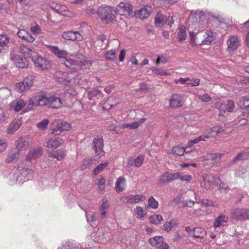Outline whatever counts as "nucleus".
<instances>
[{"label": "nucleus", "mask_w": 249, "mask_h": 249, "mask_svg": "<svg viewBox=\"0 0 249 249\" xmlns=\"http://www.w3.org/2000/svg\"><path fill=\"white\" fill-rule=\"evenodd\" d=\"M47 49L59 59H63L64 65L68 68L75 71L82 69L81 67H89L92 65V61L88 60L82 54L77 56L76 60L68 58L69 53L65 50H60L58 47L53 45L47 46Z\"/></svg>", "instance_id": "obj_1"}, {"label": "nucleus", "mask_w": 249, "mask_h": 249, "mask_svg": "<svg viewBox=\"0 0 249 249\" xmlns=\"http://www.w3.org/2000/svg\"><path fill=\"white\" fill-rule=\"evenodd\" d=\"M34 172L31 169L23 168L18 171L17 169H14L9 175L11 184H19L22 181H26L32 178Z\"/></svg>", "instance_id": "obj_2"}, {"label": "nucleus", "mask_w": 249, "mask_h": 249, "mask_svg": "<svg viewBox=\"0 0 249 249\" xmlns=\"http://www.w3.org/2000/svg\"><path fill=\"white\" fill-rule=\"evenodd\" d=\"M97 14L102 20H105L107 23L116 21L117 11L111 6H100L98 9Z\"/></svg>", "instance_id": "obj_3"}, {"label": "nucleus", "mask_w": 249, "mask_h": 249, "mask_svg": "<svg viewBox=\"0 0 249 249\" xmlns=\"http://www.w3.org/2000/svg\"><path fill=\"white\" fill-rule=\"evenodd\" d=\"M75 74L73 72L70 73L61 71H56L54 74L55 80L62 84L67 85L72 79H74V82L79 79L78 75L75 77Z\"/></svg>", "instance_id": "obj_4"}, {"label": "nucleus", "mask_w": 249, "mask_h": 249, "mask_svg": "<svg viewBox=\"0 0 249 249\" xmlns=\"http://www.w3.org/2000/svg\"><path fill=\"white\" fill-rule=\"evenodd\" d=\"M232 218L236 221L245 220L249 219V210L236 209L231 212Z\"/></svg>", "instance_id": "obj_5"}, {"label": "nucleus", "mask_w": 249, "mask_h": 249, "mask_svg": "<svg viewBox=\"0 0 249 249\" xmlns=\"http://www.w3.org/2000/svg\"><path fill=\"white\" fill-rule=\"evenodd\" d=\"M32 60L36 68L42 70L48 69L50 64L49 61L47 58L39 55L32 56Z\"/></svg>", "instance_id": "obj_6"}, {"label": "nucleus", "mask_w": 249, "mask_h": 249, "mask_svg": "<svg viewBox=\"0 0 249 249\" xmlns=\"http://www.w3.org/2000/svg\"><path fill=\"white\" fill-rule=\"evenodd\" d=\"M29 141L30 138L27 136H23L18 139L15 142L17 151L20 152L21 150H26L29 146Z\"/></svg>", "instance_id": "obj_7"}, {"label": "nucleus", "mask_w": 249, "mask_h": 249, "mask_svg": "<svg viewBox=\"0 0 249 249\" xmlns=\"http://www.w3.org/2000/svg\"><path fill=\"white\" fill-rule=\"evenodd\" d=\"M50 6L53 11L61 15L64 16H68L70 15V12L68 8L65 5L53 2L50 3Z\"/></svg>", "instance_id": "obj_8"}, {"label": "nucleus", "mask_w": 249, "mask_h": 249, "mask_svg": "<svg viewBox=\"0 0 249 249\" xmlns=\"http://www.w3.org/2000/svg\"><path fill=\"white\" fill-rule=\"evenodd\" d=\"M184 98L182 95L174 94L170 98V106L174 108L180 107L184 105Z\"/></svg>", "instance_id": "obj_9"}, {"label": "nucleus", "mask_w": 249, "mask_h": 249, "mask_svg": "<svg viewBox=\"0 0 249 249\" xmlns=\"http://www.w3.org/2000/svg\"><path fill=\"white\" fill-rule=\"evenodd\" d=\"M11 59L14 65L20 69H25L28 66V62L25 57H22L18 54H13Z\"/></svg>", "instance_id": "obj_10"}, {"label": "nucleus", "mask_w": 249, "mask_h": 249, "mask_svg": "<svg viewBox=\"0 0 249 249\" xmlns=\"http://www.w3.org/2000/svg\"><path fill=\"white\" fill-rule=\"evenodd\" d=\"M34 76L29 75L25 77L22 82L18 83L16 85V87L21 91L28 89L33 85Z\"/></svg>", "instance_id": "obj_11"}, {"label": "nucleus", "mask_w": 249, "mask_h": 249, "mask_svg": "<svg viewBox=\"0 0 249 249\" xmlns=\"http://www.w3.org/2000/svg\"><path fill=\"white\" fill-rule=\"evenodd\" d=\"M94 149L95 153L99 156H102L104 154L103 150L104 140L102 138H94L93 141Z\"/></svg>", "instance_id": "obj_12"}, {"label": "nucleus", "mask_w": 249, "mask_h": 249, "mask_svg": "<svg viewBox=\"0 0 249 249\" xmlns=\"http://www.w3.org/2000/svg\"><path fill=\"white\" fill-rule=\"evenodd\" d=\"M152 8L148 6H145L136 11L135 15L137 17L143 19L147 18L152 12Z\"/></svg>", "instance_id": "obj_13"}, {"label": "nucleus", "mask_w": 249, "mask_h": 249, "mask_svg": "<svg viewBox=\"0 0 249 249\" xmlns=\"http://www.w3.org/2000/svg\"><path fill=\"white\" fill-rule=\"evenodd\" d=\"M47 101V97L43 96L38 95L36 96H33L30 99L28 104V106L46 105V102H45Z\"/></svg>", "instance_id": "obj_14"}, {"label": "nucleus", "mask_w": 249, "mask_h": 249, "mask_svg": "<svg viewBox=\"0 0 249 249\" xmlns=\"http://www.w3.org/2000/svg\"><path fill=\"white\" fill-rule=\"evenodd\" d=\"M227 44L229 50L234 51L240 45V40L236 36H231L227 40Z\"/></svg>", "instance_id": "obj_15"}, {"label": "nucleus", "mask_w": 249, "mask_h": 249, "mask_svg": "<svg viewBox=\"0 0 249 249\" xmlns=\"http://www.w3.org/2000/svg\"><path fill=\"white\" fill-rule=\"evenodd\" d=\"M47 100L46 105H48L52 108H57L62 107V101L59 97L53 96L47 98Z\"/></svg>", "instance_id": "obj_16"}, {"label": "nucleus", "mask_w": 249, "mask_h": 249, "mask_svg": "<svg viewBox=\"0 0 249 249\" xmlns=\"http://www.w3.org/2000/svg\"><path fill=\"white\" fill-rule=\"evenodd\" d=\"M118 7L120 9V11H118L120 15H124L126 17L131 15L133 9L132 7L129 4L121 2Z\"/></svg>", "instance_id": "obj_17"}, {"label": "nucleus", "mask_w": 249, "mask_h": 249, "mask_svg": "<svg viewBox=\"0 0 249 249\" xmlns=\"http://www.w3.org/2000/svg\"><path fill=\"white\" fill-rule=\"evenodd\" d=\"M62 37L68 40L80 41L82 39V36L78 32H73L71 31L63 33Z\"/></svg>", "instance_id": "obj_18"}, {"label": "nucleus", "mask_w": 249, "mask_h": 249, "mask_svg": "<svg viewBox=\"0 0 249 249\" xmlns=\"http://www.w3.org/2000/svg\"><path fill=\"white\" fill-rule=\"evenodd\" d=\"M223 154L221 153H211L206 156V160L208 161V164L211 166L218 162L221 159Z\"/></svg>", "instance_id": "obj_19"}, {"label": "nucleus", "mask_w": 249, "mask_h": 249, "mask_svg": "<svg viewBox=\"0 0 249 249\" xmlns=\"http://www.w3.org/2000/svg\"><path fill=\"white\" fill-rule=\"evenodd\" d=\"M9 38L6 35H0V53H3L8 50Z\"/></svg>", "instance_id": "obj_20"}, {"label": "nucleus", "mask_w": 249, "mask_h": 249, "mask_svg": "<svg viewBox=\"0 0 249 249\" xmlns=\"http://www.w3.org/2000/svg\"><path fill=\"white\" fill-rule=\"evenodd\" d=\"M63 142L60 138L51 139L44 143V146L48 148H57Z\"/></svg>", "instance_id": "obj_21"}, {"label": "nucleus", "mask_w": 249, "mask_h": 249, "mask_svg": "<svg viewBox=\"0 0 249 249\" xmlns=\"http://www.w3.org/2000/svg\"><path fill=\"white\" fill-rule=\"evenodd\" d=\"M26 105V102L22 99L13 101L10 105V109L16 112L21 110Z\"/></svg>", "instance_id": "obj_22"}, {"label": "nucleus", "mask_w": 249, "mask_h": 249, "mask_svg": "<svg viewBox=\"0 0 249 249\" xmlns=\"http://www.w3.org/2000/svg\"><path fill=\"white\" fill-rule=\"evenodd\" d=\"M21 125V122L20 120H17L13 121L8 126L6 133L8 134L12 135L18 130Z\"/></svg>", "instance_id": "obj_23"}, {"label": "nucleus", "mask_w": 249, "mask_h": 249, "mask_svg": "<svg viewBox=\"0 0 249 249\" xmlns=\"http://www.w3.org/2000/svg\"><path fill=\"white\" fill-rule=\"evenodd\" d=\"M125 201L129 203H137L143 201L145 199V196L142 195H129L124 197Z\"/></svg>", "instance_id": "obj_24"}, {"label": "nucleus", "mask_w": 249, "mask_h": 249, "mask_svg": "<svg viewBox=\"0 0 249 249\" xmlns=\"http://www.w3.org/2000/svg\"><path fill=\"white\" fill-rule=\"evenodd\" d=\"M18 36L21 39L32 43L35 39V37L30 34L25 30H19L17 33Z\"/></svg>", "instance_id": "obj_25"}, {"label": "nucleus", "mask_w": 249, "mask_h": 249, "mask_svg": "<svg viewBox=\"0 0 249 249\" xmlns=\"http://www.w3.org/2000/svg\"><path fill=\"white\" fill-rule=\"evenodd\" d=\"M178 220L176 218L172 219L169 221L166 222L163 226L164 230L169 232L171 230L175 229L178 227Z\"/></svg>", "instance_id": "obj_26"}, {"label": "nucleus", "mask_w": 249, "mask_h": 249, "mask_svg": "<svg viewBox=\"0 0 249 249\" xmlns=\"http://www.w3.org/2000/svg\"><path fill=\"white\" fill-rule=\"evenodd\" d=\"M110 204L108 201L105 198L102 200V202L100 207L101 212L100 217L102 218H105L106 217L107 212L109 207Z\"/></svg>", "instance_id": "obj_27"}, {"label": "nucleus", "mask_w": 249, "mask_h": 249, "mask_svg": "<svg viewBox=\"0 0 249 249\" xmlns=\"http://www.w3.org/2000/svg\"><path fill=\"white\" fill-rule=\"evenodd\" d=\"M19 152L18 151H11L8 154L7 157L5 159V162L8 163H15L18 159Z\"/></svg>", "instance_id": "obj_28"}, {"label": "nucleus", "mask_w": 249, "mask_h": 249, "mask_svg": "<svg viewBox=\"0 0 249 249\" xmlns=\"http://www.w3.org/2000/svg\"><path fill=\"white\" fill-rule=\"evenodd\" d=\"M204 16V12L202 11L196 10L192 11L189 18V21L195 22L200 19Z\"/></svg>", "instance_id": "obj_29"}, {"label": "nucleus", "mask_w": 249, "mask_h": 249, "mask_svg": "<svg viewBox=\"0 0 249 249\" xmlns=\"http://www.w3.org/2000/svg\"><path fill=\"white\" fill-rule=\"evenodd\" d=\"M42 154V150L41 148H37L35 149L27 155L26 159L28 160H32L38 158L41 156Z\"/></svg>", "instance_id": "obj_30"}, {"label": "nucleus", "mask_w": 249, "mask_h": 249, "mask_svg": "<svg viewBox=\"0 0 249 249\" xmlns=\"http://www.w3.org/2000/svg\"><path fill=\"white\" fill-rule=\"evenodd\" d=\"M205 39L202 40L200 45H210L215 39L213 33L211 30H207L205 32Z\"/></svg>", "instance_id": "obj_31"}, {"label": "nucleus", "mask_w": 249, "mask_h": 249, "mask_svg": "<svg viewBox=\"0 0 249 249\" xmlns=\"http://www.w3.org/2000/svg\"><path fill=\"white\" fill-rule=\"evenodd\" d=\"M126 180L125 178L123 177H120L115 182V189L116 192L119 193L124 191L125 184Z\"/></svg>", "instance_id": "obj_32"}, {"label": "nucleus", "mask_w": 249, "mask_h": 249, "mask_svg": "<svg viewBox=\"0 0 249 249\" xmlns=\"http://www.w3.org/2000/svg\"><path fill=\"white\" fill-rule=\"evenodd\" d=\"M229 218L224 214H221L215 218L213 226L214 228H218L221 226L224 225L225 223L228 221Z\"/></svg>", "instance_id": "obj_33"}, {"label": "nucleus", "mask_w": 249, "mask_h": 249, "mask_svg": "<svg viewBox=\"0 0 249 249\" xmlns=\"http://www.w3.org/2000/svg\"><path fill=\"white\" fill-rule=\"evenodd\" d=\"M61 124H60V120H55L53 121L51 125V128L52 133L54 135H58L61 134Z\"/></svg>", "instance_id": "obj_34"}, {"label": "nucleus", "mask_w": 249, "mask_h": 249, "mask_svg": "<svg viewBox=\"0 0 249 249\" xmlns=\"http://www.w3.org/2000/svg\"><path fill=\"white\" fill-rule=\"evenodd\" d=\"M149 242L151 246L156 248H159L163 242V238L161 236H157L153 238H151L149 240Z\"/></svg>", "instance_id": "obj_35"}, {"label": "nucleus", "mask_w": 249, "mask_h": 249, "mask_svg": "<svg viewBox=\"0 0 249 249\" xmlns=\"http://www.w3.org/2000/svg\"><path fill=\"white\" fill-rule=\"evenodd\" d=\"M192 236L195 238H203L206 235V231L201 228H196L194 229Z\"/></svg>", "instance_id": "obj_36"}, {"label": "nucleus", "mask_w": 249, "mask_h": 249, "mask_svg": "<svg viewBox=\"0 0 249 249\" xmlns=\"http://www.w3.org/2000/svg\"><path fill=\"white\" fill-rule=\"evenodd\" d=\"M146 120L145 118H142L139 121L134 122L130 124H122L124 128H129L130 129H135L137 128L141 124L144 123Z\"/></svg>", "instance_id": "obj_37"}, {"label": "nucleus", "mask_w": 249, "mask_h": 249, "mask_svg": "<svg viewBox=\"0 0 249 249\" xmlns=\"http://www.w3.org/2000/svg\"><path fill=\"white\" fill-rule=\"evenodd\" d=\"M166 16L160 13H158L155 19V23L157 27H162L166 22Z\"/></svg>", "instance_id": "obj_38"}, {"label": "nucleus", "mask_w": 249, "mask_h": 249, "mask_svg": "<svg viewBox=\"0 0 249 249\" xmlns=\"http://www.w3.org/2000/svg\"><path fill=\"white\" fill-rule=\"evenodd\" d=\"M102 97V93L97 89H94L89 92V99L95 100Z\"/></svg>", "instance_id": "obj_39"}, {"label": "nucleus", "mask_w": 249, "mask_h": 249, "mask_svg": "<svg viewBox=\"0 0 249 249\" xmlns=\"http://www.w3.org/2000/svg\"><path fill=\"white\" fill-rule=\"evenodd\" d=\"M19 52L25 55V57L32 56L33 51L28 46L21 45L19 47Z\"/></svg>", "instance_id": "obj_40"}, {"label": "nucleus", "mask_w": 249, "mask_h": 249, "mask_svg": "<svg viewBox=\"0 0 249 249\" xmlns=\"http://www.w3.org/2000/svg\"><path fill=\"white\" fill-rule=\"evenodd\" d=\"M187 36L186 27L184 25H181L179 27V31L178 33V40L180 42L184 41Z\"/></svg>", "instance_id": "obj_41"}, {"label": "nucleus", "mask_w": 249, "mask_h": 249, "mask_svg": "<svg viewBox=\"0 0 249 249\" xmlns=\"http://www.w3.org/2000/svg\"><path fill=\"white\" fill-rule=\"evenodd\" d=\"M223 131V129L222 127L218 126H215L213 127H212L211 128H209L206 131L207 134H208L209 137L210 136H213V133H215V134H218L219 133H221Z\"/></svg>", "instance_id": "obj_42"}, {"label": "nucleus", "mask_w": 249, "mask_h": 249, "mask_svg": "<svg viewBox=\"0 0 249 249\" xmlns=\"http://www.w3.org/2000/svg\"><path fill=\"white\" fill-rule=\"evenodd\" d=\"M149 220L151 223L155 225H158L163 220L162 216L158 214L151 215L149 218Z\"/></svg>", "instance_id": "obj_43"}, {"label": "nucleus", "mask_w": 249, "mask_h": 249, "mask_svg": "<svg viewBox=\"0 0 249 249\" xmlns=\"http://www.w3.org/2000/svg\"><path fill=\"white\" fill-rule=\"evenodd\" d=\"M249 159V154L247 152L240 153L237 156H235L233 158V162H235L238 160H247Z\"/></svg>", "instance_id": "obj_44"}, {"label": "nucleus", "mask_w": 249, "mask_h": 249, "mask_svg": "<svg viewBox=\"0 0 249 249\" xmlns=\"http://www.w3.org/2000/svg\"><path fill=\"white\" fill-rule=\"evenodd\" d=\"M134 212L137 214V217L140 219L142 220L146 215V213L143 208L141 206H137L134 210Z\"/></svg>", "instance_id": "obj_45"}, {"label": "nucleus", "mask_w": 249, "mask_h": 249, "mask_svg": "<svg viewBox=\"0 0 249 249\" xmlns=\"http://www.w3.org/2000/svg\"><path fill=\"white\" fill-rule=\"evenodd\" d=\"M49 156L60 160L64 157L65 153L63 150L60 149L54 152L51 153Z\"/></svg>", "instance_id": "obj_46"}, {"label": "nucleus", "mask_w": 249, "mask_h": 249, "mask_svg": "<svg viewBox=\"0 0 249 249\" xmlns=\"http://www.w3.org/2000/svg\"><path fill=\"white\" fill-rule=\"evenodd\" d=\"M170 172H166L160 176L159 179V182L160 183H164L167 182L171 181Z\"/></svg>", "instance_id": "obj_47"}, {"label": "nucleus", "mask_w": 249, "mask_h": 249, "mask_svg": "<svg viewBox=\"0 0 249 249\" xmlns=\"http://www.w3.org/2000/svg\"><path fill=\"white\" fill-rule=\"evenodd\" d=\"M159 203L153 196H150L148 200V208L156 209L158 208Z\"/></svg>", "instance_id": "obj_48"}, {"label": "nucleus", "mask_w": 249, "mask_h": 249, "mask_svg": "<svg viewBox=\"0 0 249 249\" xmlns=\"http://www.w3.org/2000/svg\"><path fill=\"white\" fill-rule=\"evenodd\" d=\"M173 153L177 156H182L185 152V149L179 145L175 146L172 149Z\"/></svg>", "instance_id": "obj_49"}, {"label": "nucleus", "mask_w": 249, "mask_h": 249, "mask_svg": "<svg viewBox=\"0 0 249 249\" xmlns=\"http://www.w3.org/2000/svg\"><path fill=\"white\" fill-rule=\"evenodd\" d=\"M209 138V136L208 135L201 136L197 138L189 141L188 144L189 146H192L195 144L198 143L201 141H205L206 140V139H208Z\"/></svg>", "instance_id": "obj_50"}, {"label": "nucleus", "mask_w": 249, "mask_h": 249, "mask_svg": "<svg viewBox=\"0 0 249 249\" xmlns=\"http://www.w3.org/2000/svg\"><path fill=\"white\" fill-rule=\"evenodd\" d=\"M108 162H105L98 165L94 170V174L97 175L102 171L107 165Z\"/></svg>", "instance_id": "obj_51"}, {"label": "nucleus", "mask_w": 249, "mask_h": 249, "mask_svg": "<svg viewBox=\"0 0 249 249\" xmlns=\"http://www.w3.org/2000/svg\"><path fill=\"white\" fill-rule=\"evenodd\" d=\"M215 182L219 189L221 191H226L229 189L228 185L222 182L219 178H217Z\"/></svg>", "instance_id": "obj_52"}, {"label": "nucleus", "mask_w": 249, "mask_h": 249, "mask_svg": "<svg viewBox=\"0 0 249 249\" xmlns=\"http://www.w3.org/2000/svg\"><path fill=\"white\" fill-rule=\"evenodd\" d=\"M49 123V120L44 119L40 122L37 124L36 127L40 130H44L47 128Z\"/></svg>", "instance_id": "obj_53"}, {"label": "nucleus", "mask_w": 249, "mask_h": 249, "mask_svg": "<svg viewBox=\"0 0 249 249\" xmlns=\"http://www.w3.org/2000/svg\"><path fill=\"white\" fill-rule=\"evenodd\" d=\"M31 31L34 35L39 34L41 33V30L40 26L36 23L32 24Z\"/></svg>", "instance_id": "obj_54"}, {"label": "nucleus", "mask_w": 249, "mask_h": 249, "mask_svg": "<svg viewBox=\"0 0 249 249\" xmlns=\"http://www.w3.org/2000/svg\"><path fill=\"white\" fill-rule=\"evenodd\" d=\"M116 55V50H111L107 51L105 54V57L107 59L109 60H113Z\"/></svg>", "instance_id": "obj_55"}, {"label": "nucleus", "mask_w": 249, "mask_h": 249, "mask_svg": "<svg viewBox=\"0 0 249 249\" xmlns=\"http://www.w3.org/2000/svg\"><path fill=\"white\" fill-rule=\"evenodd\" d=\"M134 160V165L136 167H139L142 165L143 162L144 156L140 155L138 156Z\"/></svg>", "instance_id": "obj_56"}, {"label": "nucleus", "mask_w": 249, "mask_h": 249, "mask_svg": "<svg viewBox=\"0 0 249 249\" xmlns=\"http://www.w3.org/2000/svg\"><path fill=\"white\" fill-rule=\"evenodd\" d=\"M60 124H61V132L64 131H68L71 128V124L66 122L60 120Z\"/></svg>", "instance_id": "obj_57"}, {"label": "nucleus", "mask_w": 249, "mask_h": 249, "mask_svg": "<svg viewBox=\"0 0 249 249\" xmlns=\"http://www.w3.org/2000/svg\"><path fill=\"white\" fill-rule=\"evenodd\" d=\"M9 115L6 114L3 111L0 114V123L6 124L8 121Z\"/></svg>", "instance_id": "obj_58"}, {"label": "nucleus", "mask_w": 249, "mask_h": 249, "mask_svg": "<svg viewBox=\"0 0 249 249\" xmlns=\"http://www.w3.org/2000/svg\"><path fill=\"white\" fill-rule=\"evenodd\" d=\"M198 97L200 99L202 102L207 103L212 100L211 96L208 94H204L203 95H199Z\"/></svg>", "instance_id": "obj_59"}, {"label": "nucleus", "mask_w": 249, "mask_h": 249, "mask_svg": "<svg viewBox=\"0 0 249 249\" xmlns=\"http://www.w3.org/2000/svg\"><path fill=\"white\" fill-rule=\"evenodd\" d=\"M200 82L199 79H196L193 80H191L188 81V83H186V86L187 87H195L199 85Z\"/></svg>", "instance_id": "obj_60"}, {"label": "nucleus", "mask_w": 249, "mask_h": 249, "mask_svg": "<svg viewBox=\"0 0 249 249\" xmlns=\"http://www.w3.org/2000/svg\"><path fill=\"white\" fill-rule=\"evenodd\" d=\"M234 104L232 100H229L228 101L226 109L228 112H231L234 108Z\"/></svg>", "instance_id": "obj_61"}, {"label": "nucleus", "mask_w": 249, "mask_h": 249, "mask_svg": "<svg viewBox=\"0 0 249 249\" xmlns=\"http://www.w3.org/2000/svg\"><path fill=\"white\" fill-rule=\"evenodd\" d=\"M153 72L156 74H158L160 75H170L167 72L164 71L163 70L160 68L155 69L153 70Z\"/></svg>", "instance_id": "obj_62"}, {"label": "nucleus", "mask_w": 249, "mask_h": 249, "mask_svg": "<svg viewBox=\"0 0 249 249\" xmlns=\"http://www.w3.org/2000/svg\"><path fill=\"white\" fill-rule=\"evenodd\" d=\"M179 178L182 181L190 183L192 179V177L190 175H184L181 177L180 176Z\"/></svg>", "instance_id": "obj_63"}, {"label": "nucleus", "mask_w": 249, "mask_h": 249, "mask_svg": "<svg viewBox=\"0 0 249 249\" xmlns=\"http://www.w3.org/2000/svg\"><path fill=\"white\" fill-rule=\"evenodd\" d=\"M202 204L205 206H214L213 202L211 200L207 199H202L201 201Z\"/></svg>", "instance_id": "obj_64"}]
</instances>
